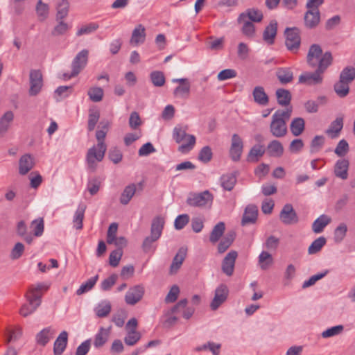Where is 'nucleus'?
I'll use <instances>...</instances> for the list:
<instances>
[{"instance_id": "27", "label": "nucleus", "mask_w": 355, "mask_h": 355, "mask_svg": "<svg viewBox=\"0 0 355 355\" xmlns=\"http://www.w3.org/2000/svg\"><path fill=\"white\" fill-rule=\"evenodd\" d=\"M249 18L253 22H260L263 19V13L261 10L255 8H250L245 12L240 14L238 21L242 22V20Z\"/></svg>"}, {"instance_id": "47", "label": "nucleus", "mask_w": 355, "mask_h": 355, "mask_svg": "<svg viewBox=\"0 0 355 355\" xmlns=\"http://www.w3.org/2000/svg\"><path fill=\"white\" fill-rule=\"evenodd\" d=\"M220 182L224 189L231 191L236 182V178L233 174L223 175L220 178Z\"/></svg>"}, {"instance_id": "25", "label": "nucleus", "mask_w": 355, "mask_h": 355, "mask_svg": "<svg viewBox=\"0 0 355 355\" xmlns=\"http://www.w3.org/2000/svg\"><path fill=\"white\" fill-rule=\"evenodd\" d=\"M275 75L282 85H286L293 80V71L289 67H279L276 70Z\"/></svg>"}, {"instance_id": "44", "label": "nucleus", "mask_w": 355, "mask_h": 355, "mask_svg": "<svg viewBox=\"0 0 355 355\" xmlns=\"http://www.w3.org/2000/svg\"><path fill=\"white\" fill-rule=\"evenodd\" d=\"M334 88L336 94L340 98L347 96L349 92V84L340 80V78L334 85Z\"/></svg>"}, {"instance_id": "8", "label": "nucleus", "mask_w": 355, "mask_h": 355, "mask_svg": "<svg viewBox=\"0 0 355 355\" xmlns=\"http://www.w3.org/2000/svg\"><path fill=\"white\" fill-rule=\"evenodd\" d=\"M213 201V195L209 191L198 193H190L187 203L191 207H210Z\"/></svg>"}, {"instance_id": "38", "label": "nucleus", "mask_w": 355, "mask_h": 355, "mask_svg": "<svg viewBox=\"0 0 355 355\" xmlns=\"http://www.w3.org/2000/svg\"><path fill=\"white\" fill-rule=\"evenodd\" d=\"M225 230V225L223 222L218 223L213 228L210 233L209 241L212 243H215L219 241Z\"/></svg>"}, {"instance_id": "1", "label": "nucleus", "mask_w": 355, "mask_h": 355, "mask_svg": "<svg viewBox=\"0 0 355 355\" xmlns=\"http://www.w3.org/2000/svg\"><path fill=\"white\" fill-rule=\"evenodd\" d=\"M306 60L310 67H317V69L314 72H303L299 76L298 83L308 86L322 84L323 73L332 63L331 52L327 51L322 54V50L318 44H312L309 49Z\"/></svg>"}, {"instance_id": "34", "label": "nucleus", "mask_w": 355, "mask_h": 355, "mask_svg": "<svg viewBox=\"0 0 355 355\" xmlns=\"http://www.w3.org/2000/svg\"><path fill=\"white\" fill-rule=\"evenodd\" d=\"M110 329H105L101 327L98 332L96 334L94 345L96 348H100L103 347L107 341L110 336Z\"/></svg>"}, {"instance_id": "43", "label": "nucleus", "mask_w": 355, "mask_h": 355, "mask_svg": "<svg viewBox=\"0 0 355 355\" xmlns=\"http://www.w3.org/2000/svg\"><path fill=\"white\" fill-rule=\"evenodd\" d=\"M69 3L67 0H60L56 6L57 14H56V19L57 21L62 20L65 18L69 12Z\"/></svg>"}, {"instance_id": "17", "label": "nucleus", "mask_w": 355, "mask_h": 355, "mask_svg": "<svg viewBox=\"0 0 355 355\" xmlns=\"http://www.w3.org/2000/svg\"><path fill=\"white\" fill-rule=\"evenodd\" d=\"M320 19V13L318 8H313L309 10L304 15V24L309 28H313L316 27Z\"/></svg>"}, {"instance_id": "5", "label": "nucleus", "mask_w": 355, "mask_h": 355, "mask_svg": "<svg viewBox=\"0 0 355 355\" xmlns=\"http://www.w3.org/2000/svg\"><path fill=\"white\" fill-rule=\"evenodd\" d=\"M187 126H175L173 131L174 140L180 144L183 142L179 147L178 151L182 153H189L193 149L196 144V137L193 135L187 133Z\"/></svg>"}, {"instance_id": "63", "label": "nucleus", "mask_w": 355, "mask_h": 355, "mask_svg": "<svg viewBox=\"0 0 355 355\" xmlns=\"http://www.w3.org/2000/svg\"><path fill=\"white\" fill-rule=\"evenodd\" d=\"M24 245L21 242H17L12 249L10 257L12 259H18L21 257L24 252Z\"/></svg>"}, {"instance_id": "53", "label": "nucleus", "mask_w": 355, "mask_h": 355, "mask_svg": "<svg viewBox=\"0 0 355 355\" xmlns=\"http://www.w3.org/2000/svg\"><path fill=\"white\" fill-rule=\"evenodd\" d=\"M103 89L98 87H91L87 92L90 100L93 102L101 101L103 99Z\"/></svg>"}, {"instance_id": "64", "label": "nucleus", "mask_w": 355, "mask_h": 355, "mask_svg": "<svg viewBox=\"0 0 355 355\" xmlns=\"http://www.w3.org/2000/svg\"><path fill=\"white\" fill-rule=\"evenodd\" d=\"M349 144L345 139L340 140L335 148V153L339 157L345 156L349 151Z\"/></svg>"}, {"instance_id": "58", "label": "nucleus", "mask_w": 355, "mask_h": 355, "mask_svg": "<svg viewBox=\"0 0 355 355\" xmlns=\"http://www.w3.org/2000/svg\"><path fill=\"white\" fill-rule=\"evenodd\" d=\"M347 227L345 223H340L334 231V241L340 243L346 236Z\"/></svg>"}, {"instance_id": "62", "label": "nucleus", "mask_w": 355, "mask_h": 355, "mask_svg": "<svg viewBox=\"0 0 355 355\" xmlns=\"http://www.w3.org/2000/svg\"><path fill=\"white\" fill-rule=\"evenodd\" d=\"M212 150L208 146H204L199 152L198 159L203 163L209 162L212 158Z\"/></svg>"}, {"instance_id": "29", "label": "nucleus", "mask_w": 355, "mask_h": 355, "mask_svg": "<svg viewBox=\"0 0 355 355\" xmlns=\"http://www.w3.org/2000/svg\"><path fill=\"white\" fill-rule=\"evenodd\" d=\"M16 233L28 244H31L33 242V234L28 231V227L24 220H20L17 223L16 226Z\"/></svg>"}, {"instance_id": "54", "label": "nucleus", "mask_w": 355, "mask_h": 355, "mask_svg": "<svg viewBox=\"0 0 355 355\" xmlns=\"http://www.w3.org/2000/svg\"><path fill=\"white\" fill-rule=\"evenodd\" d=\"M141 334L139 331H129L127 332L124 338V342L126 345L134 346L141 339Z\"/></svg>"}, {"instance_id": "19", "label": "nucleus", "mask_w": 355, "mask_h": 355, "mask_svg": "<svg viewBox=\"0 0 355 355\" xmlns=\"http://www.w3.org/2000/svg\"><path fill=\"white\" fill-rule=\"evenodd\" d=\"M55 335V330L51 327H48L38 332L35 336L37 345L44 347Z\"/></svg>"}, {"instance_id": "59", "label": "nucleus", "mask_w": 355, "mask_h": 355, "mask_svg": "<svg viewBox=\"0 0 355 355\" xmlns=\"http://www.w3.org/2000/svg\"><path fill=\"white\" fill-rule=\"evenodd\" d=\"M324 143V137L323 136H315L311 142L310 153H315L319 151Z\"/></svg>"}, {"instance_id": "52", "label": "nucleus", "mask_w": 355, "mask_h": 355, "mask_svg": "<svg viewBox=\"0 0 355 355\" xmlns=\"http://www.w3.org/2000/svg\"><path fill=\"white\" fill-rule=\"evenodd\" d=\"M344 330V326L342 324L336 325L323 331L321 336L323 338H328L340 335Z\"/></svg>"}, {"instance_id": "55", "label": "nucleus", "mask_w": 355, "mask_h": 355, "mask_svg": "<svg viewBox=\"0 0 355 355\" xmlns=\"http://www.w3.org/2000/svg\"><path fill=\"white\" fill-rule=\"evenodd\" d=\"M98 279V275L89 279L85 284H83L80 286V288L76 291V294L78 295H80L85 293V292L91 290L94 287V286L96 284Z\"/></svg>"}, {"instance_id": "28", "label": "nucleus", "mask_w": 355, "mask_h": 355, "mask_svg": "<svg viewBox=\"0 0 355 355\" xmlns=\"http://www.w3.org/2000/svg\"><path fill=\"white\" fill-rule=\"evenodd\" d=\"M343 128V118L337 117L333 121L329 128L326 130V134L328 135L331 139H335L338 137L340 131Z\"/></svg>"}, {"instance_id": "32", "label": "nucleus", "mask_w": 355, "mask_h": 355, "mask_svg": "<svg viewBox=\"0 0 355 355\" xmlns=\"http://www.w3.org/2000/svg\"><path fill=\"white\" fill-rule=\"evenodd\" d=\"M252 96L254 101L260 105H266L268 103V96L261 86H257L254 88Z\"/></svg>"}, {"instance_id": "11", "label": "nucleus", "mask_w": 355, "mask_h": 355, "mask_svg": "<svg viewBox=\"0 0 355 355\" xmlns=\"http://www.w3.org/2000/svg\"><path fill=\"white\" fill-rule=\"evenodd\" d=\"M280 220L285 225H293L298 222V216L294 210L293 205L286 204L279 214Z\"/></svg>"}, {"instance_id": "37", "label": "nucleus", "mask_w": 355, "mask_h": 355, "mask_svg": "<svg viewBox=\"0 0 355 355\" xmlns=\"http://www.w3.org/2000/svg\"><path fill=\"white\" fill-rule=\"evenodd\" d=\"M331 218L325 214L321 215L318 218L312 225L313 232L318 234L323 231L324 228L331 223Z\"/></svg>"}, {"instance_id": "49", "label": "nucleus", "mask_w": 355, "mask_h": 355, "mask_svg": "<svg viewBox=\"0 0 355 355\" xmlns=\"http://www.w3.org/2000/svg\"><path fill=\"white\" fill-rule=\"evenodd\" d=\"M150 78L155 87H162L165 84L166 80L164 73L160 71H154L150 73Z\"/></svg>"}, {"instance_id": "22", "label": "nucleus", "mask_w": 355, "mask_h": 355, "mask_svg": "<svg viewBox=\"0 0 355 355\" xmlns=\"http://www.w3.org/2000/svg\"><path fill=\"white\" fill-rule=\"evenodd\" d=\"M146 28L142 24L137 25L132 31L130 43L137 46L143 44L146 40Z\"/></svg>"}, {"instance_id": "24", "label": "nucleus", "mask_w": 355, "mask_h": 355, "mask_svg": "<svg viewBox=\"0 0 355 355\" xmlns=\"http://www.w3.org/2000/svg\"><path fill=\"white\" fill-rule=\"evenodd\" d=\"M68 342V333L66 331H62L56 338L54 346V355H61L66 349Z\"/></svg>"}, {"instance_id": "51", "label": "nucleus", "mask_w": 355, "mask_h": 355, "mask_svg": "<svg viewBox=\"0 0 355 355\" xmlns=\"http://www.w3.org/2000/svg\"><path fill=\"white\" fill-rule=\"evenodd\" d=\"M326 244V239L320 236L315 239L309 247L308 252L309 254H313L318 252Z\"/></svg>"}, {"instance_id": "41", "label": "nucleus", "mask_w": 355, "mask_h": 355, "mask_svg": "<svg viewBox=\"0 0 355 355\" xmlns=\"http://www.w3.org/2000/svg\"><path fill=\"white\" fill-rule=\"evenodd\" d=\"M85 209L86 205L83 204L80 205L75 212L73 219V226L77 230H81L83 228V221L84 219Z\"/></svg>"}, {"instance_id": "61", "label": "nucleus", "mask_w": 355, "mask_h": 355, "mask_svg": "<svg viewBox=\"0 0 355 355\" xmlns=\"http://www.w3.org/2000/svg\"><path fill=\"white\" fill-rule=\"evenodd\" d=\"M49 9V6L47 4L42 3L41 0H39L36 6V11L40 20L44 21L48 17Z\"/></svg>"}, {"instance_id": "50", "label": "nucleus", "mask_w": 355, "mask_h": 355, "mask_svg": "<svg viewBox=\"0 0 355 355\" xmlns=\"http://www.w3.org/2000/svg\"><path fill=\"white\" fill-rule=\"evenodd\" d=\"M207 45L211 51L221 50L224 46V37L215 39L214 37H209L207 42Z\"/></svg>"}, {"instance_id": "48", "label": "nucleus", "mask_w": 355, "mask_h": 355, "mask_svg": "<svg viewBox=\"0 0 355 355\" xmlns=\"http://www.w3.org/2000/svg\"><path fill=\"white\" fill-rule=\"evenodd\" d=\"M340 80L350 84L355 79V68L353 67H347L340 72Z\"/></svg>"}, {"instance_id": "4", "label": "nucleus", "mask_w": 355, "mask_h": 355, "mask_svg": "<svg viewBox=\"0 0 355 355\" xmlns=\"http://www.w3.org/2000/svg\"><path fill=\"white\" fill-rule=\"evenodd\" d=\"M292 113V107L286 110H278L272 116L270 124V132L277 138L284 137L287 134L286 122Z\"/></svg>"}, {"instance_id": "31", "label": "nucleus", "mask_w": 355, "mask_h": 355, "mask_svg": "<svg viewBox=\"0 0 355 355\" xmlns=\"http://www.w3.org/2000/svg\"><path fill=\"white\" fill-rule=\"evenodd\" d=\"M165 224L164 218L161 216L155 217L151 223L150 234L155 237L160 238Z\"/></svg>"}, {"instance_id": "21", "label": "nucleus", "mask_w": 355, "mask_h": 355, "mask_svg": "<svg viewBox=\"0 0 355 355\" xmlns=\"http://www.w3.org/2000/svg\"><path fill=\"white\" fill-rule=\"evenodd\" d=\"M33 157L30 154H26L21 157L19 161V173L24 175L27 174L34 166Z\"/></svg>"}, {"instance_id": "46", "label": "nucleus", "mask_w": 355, "mask_h": 355, "mask_svg": "<svg viewBox=\"0 0 355 355\" xmlns=\"http://www.w3.org/2000/svg\"><path fill=\"white\" fill-rule=\"evenodd\" d=\"M31 228L33 230V236H40L42 235L44 229L43 218H38L31 222Z\"/></svg>"}, {"instance_id": "13", "label": "nucleus", "mask_w": 355, "mask_h": 355, "mask_svg": "<svg viewBox=\"0 0 355 355\" xmlns=\"http://www.w3.org/2000/svg\"><path fill=\"white\" fill-rule=\"evenodd\" d=\"M173 83H178L180 85L173 91V95L176 98H187L190 94L191 83L187 78H175Z\"/></svg>"}, {"instance_id": "45", "label": "nucleus", "mask_w": 355, "mask_h": 355, "mask_svg": "<svg viewBox=\"0 0 355 355\" xmlns=\"http://www.w3.org/2000/svg\"><path fill=\"white\" fill-rule=\"evenodd\" d=\"M100 118V112L97 109H89L88 116L87 129L92 132L94 130Z\"/></svg>"}, {"instance_id": "3", "label": "nucleus", "mask_w": 355, "mask_h": 355, "mask_svg": "<svg viewBox=\"0 0 355 355\" xmlns=\"http://www.w3.org/2000/svg\"><path fill=\"white\" fill-rule=\"evenodd\" d=\"M49 285L45 283H39L37 285H31L28 291L26 294L27 303L24 304L20 310L19 313L23 317H27L34 313L40 306L42 293V291H47Z\"/></svg>"}, {"instance_id": "26", "label": "nucleus", "mask_w": 355, "mask_h": 355, "mask_svg": "<svg viewBox=\"0 0 355 355\" xmlns=\"http://www.w3.org/2000/svg\"><path fill=\"white\" fill-rule=\"evenodd\" d=\"M349 161L345 159H339L334 166V174L337 178L346 180L348 178Z\"/></svg>"}, {"instance_id": "36", "label": "nucleus", "mask_w": 355, "mask_h": 355, "mask_svg": "<svg viewBox=\"0 0 355 355\" xmlns=\"http://www.w3.org/2000/svg\"><path fill=\"white\" fill-rule=\"evenodd\" d=\"M137 187L135 184H130L126 186L119 198L120 203L126 205L131 200L132 198L136 193Z\"/></svg>"}, {"instance_id": "35", "label": "nucleus", "mask_w": 355, "mask_h": 355, "mask_svg": "<svg viewBox=\"0 0 355 355\" xmlns=\"http://www.w3.org/2000/svg\"><path fill=\"white\" fill-rule=\"evenodd\" d=\"M267 151L271 157H280L284 153V147L280 141L275 139L268 144Z\"/></svg>"}, {"instance_id": "23", "label": "nucleus", "mask_w": 355, "mask_h": 355, "mask_svg": "<svg viewBox=\"0 0 355 355\" xmlns=\"http://www.w3.org/2000/svg\"><path fill=\"white\" fill-rule=\"evenodd\" d=\"M277 31V22L275 20H272L270 24L266 27L263 33V39L268 44H272L275 42V38Z\"/></svg>"}, {"instance_id": "14", "label": "nucleus", "mask_w": 355, "mask_h": 355, "mask_svg": "<svg viewBox=\"0 0 355 355\" xmlns=\"http://www.w3.org/2000/svg\"><path fill=\"white\" fill-rule=\"evenodd\" d=\"M243 144L241 138L237 134L232 137V144L230 149V155L232 160L239 161L243 152Z\"/></svg>"}, {"instance_id": "10", "label": "nucleus", "mask_w": 355, "mask_h": 355, "mask_svg": "<svg viewBox=\"0 0 355 355\" xmlns=\"http://www.w3.org/2000/svg\"><path fill=\"white\" fill-rule=\"evenodd\" d=\"M145 289L143 285L139 284L129 288L125 295V302L129 305H135L139 302L144 295Z\"/></svg>"}, {"instance_id": "16", "label": "nucleus", "mask_w": 355, "mask_h": 355, "mask_svg": "<svg viewBox=\"0 0 355 355\" xmlns=\"http://www.w3.org/2000/svg\"><path fill=\"white\" fill-rule=\"evenodd\" d=\"M258 216V208L254 205H249L245 209L243 215L241 225L245 226L248 224H253L257 221Z\"/></svg>"}, {"instance_id": "39", "label": "nucleus", "mask_w": 355, "mask_h": 355, "mask_svg": "<svg viewBox=\"0 0 355 355\" xmlns=\"http://www.w3.org/2000/svg\"><path fill=\"white\" fill-rule=\"evenodd\" d=\"M277 103L282 106H287L291 103V94L286 89L280 88L276 91Z\"/></svg>"}, {"instance_id": "56", "label": "nucleus", "mask_w": 355, "mask_h": 355, "mask_svg": "<svg viewBox=\"0 0 355 355\" xmlns=\"http://www.w3.org/2000/svg\"><path fill=\"white\" fill-rule=\"evenodd\" d=\"M159 239L157 237H155L153 235L150 234L148 236H146L141 245V248L143 251L146 253H148L150 251L154 252L155 250V248H153V243Z\"/></svg>"}, {"instance_id": "42", "label": "nucleus", "mask_w": 355, "mask_h": 355, "mask_svg": "<svg viewBox=\"0 0 355 355\" xmlns=\"http://www.w3.org/2000/svg\"><path fill=\"white\" fill-rule=\"evenodd\" d=\"M266 152V150L262 145H255L250 150L248 155V160L249 162H258L259 158L261 157Z\"/></svg>"}, {"instance_id": "6", "label": "nucleus", "mask_w": 355, "mask_h": 355, "mask_svg": "<svg viewBox=\"0 0 355 355\" xmlns=\"http://www.w3.org/2000/svg\"><path fill=\"white\" fill-rule=\"evenodd\" d=\"M89 51L87 49H83L80 51L73 58L71 63V72L64 73L62 75V78L69 80L73 77L78 76L80 72L86 67L88 61Z\"/></svg>"}, {"instance_id": "7", "label": "nucleus", "mask_w": 355, "mask_h": 355, "mask_svg": "<svg viewBox=\"0 0 355 355\" xmlns=\"http://www.w3.org/2000/svg\"><path fill=\"white\" fill-rule=\"evenodd\" d=\"M285 45L288 51L297 53L301 44L300 31L297 28H286Z\"/></svg>"}, {"instance_id": "60", "label": "nucleus", "mask_w": 355, "mask_h": 355, "mask_svg": "<svg viewBox=\"0 0 355 355\" xmlns=\"http://www.w3.org/2000/svg\"><path fill=\"white\" fill-rule=\"evenodd\" d=\"M96 313L98 318L106 317L111 311V304L110 302H103L96 308Z\"/></svg>"}, {"instance_id": "30", "label": "nucleus", "mask_w": 355, "mask_h": 355, "mask_svg": "<svg viewBox=\"0 0 355 355\" xmlns=\"http://www.w3.org/2000/svg\"><path fill=\"white\" fill-rule=\"evenodd\" d=\"M14 114L12 111H7L0 118V137L5 136L9 130L10 125L13 121Z\"/></svg>"}, {"instance_id": "2", "label": "nucleus", "mask_w": 355, "mask_h": 355, "mask_svg": "<svg viewBox=\"0 0 355 355\" xmlns=\"http://www.w3.org/2000/svg\"><path fill=\"white\" fill-rule=\"evenodd\" d=\"M100 125L101 129L96 132L97 144L90 148L86 155L88 168L92 172L96 171L97 162H100L103 159L107 150L105 139L108 131L109 122L101 121Z\"/></svg>"}, {"instance_id": "20", "label": "nucleus", "mask_w": 355, "mask_h": 355, "mask_svg": "<svg viewBox=\"0 0 355 355\" xmlns=\"http://www.w3.org/2000/svg\"><path fill=\"white\" fill-rule=\"evenodd\" d=\"M187 251V249L184 247H182L178 250L170 266V273L171 275L175 274L181 267L184 260L186 258Z\"/></svg>"}, {"instance_id": "12", "label": "nucleus", "mask_w": 355, "mask_h": 355, "mask_svg": "<svg viewBox=\"0 0 355 355\" xmlns=\"http://www.w3.org/2000/svg\"><path fill=\"white\" fill-rule=\"evenodd\" d=\"M42 75L39 70H31L30 72V96H36L42 87Z\"/></svg>"}, {"instance_id": "9", "label": "nucleus", "mask_w": 355, "mask_h": 355, "mask_svg": "<svg viewBox=\"0 0 355 355\" xmlns=\"http://www.w3.org/2000/svg\"><path fill=\"white\" fill-rule=\"evenodd\" d=\"M229 294V290L226 285L220 284L215 290L214 297L210 304V308L213 311L217 310L224 303Z\"/></svg>"}, {"instance_id": "57", "label": "nucleus", "mask_w": 355, "mask_h": 355, "mask_svg": "<svg viewBox=\"0 0 355 355\" xmlns=\"http://www.w3.org/2000/svg\"><path fill=\"white\" fill-rule=\"evenodd\" d=\"M259 263L263 270L267 269L272 263V258L270 253L263 251L259 257Z\"/></svg>"}, {"instance_id": "18", "label": "nucleus", "mask_w": 355, "mask_h": 355, "mask_svg": "<svg viewBox=\"0 0 355 355\" xmlns=\"http://www.w3.org/2000/svg\"><path fill=\"white\" fill-rule=\"evenodd\" d=\"M187 300L183 299L180 300L171 310V313H177L182 311V316L185 319H189L194 313V309L192 307H187Z\"/></svg>"}, {"instance_id": "33", "label": "nucleus", "mask_w": 355, "mask_h": 355, "mask_svg": "<svg viewBox=\"0 0 355 355\" xmlns=\"http://www.w3.org/2000/svg\"><path fill=\"white\" fill-rule=\"evenodd\" d=\"M236 237L234 231H230L223 238L218 245V252L220 254L225 252L232 244Z\"/></svg>"}, {"instance_id": "15", "label": "nucleus", "mask_w": 355, "mask_h": 355, "mask_svg": "<svg viewBox=\"0 0 355 355\" xmlns=\"http://www.w3.org/2000/svg\"><path fill=\"white\" fill-rule=\"evenodd\" d=\"M237 256L238 253L236 251L231 250L227 254L222 261V270L229 277L233 275Z\"/></svg>"}, {"instance_id": "40", "label": "nucleus", "mask_w": 355, "mask_h": 355, "mask_svg": "<svg viewBox=\"0 0 355 355\" xmlns=\"http://www.w3.org/2000/svg\"><path fill=\"white\" fill-rule=\"evenodd\" d=\"M305 122L301 117L293 119L290 125L291 133L297 137L300 135L304 130Z\"/></svg>"}]
</instances>
